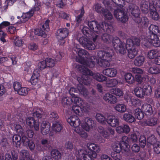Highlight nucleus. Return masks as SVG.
I'll return each mask as SVG.
<instances>
[{"instance_id": "nucleus-34", "label": "nucleus", "mask_w": 160, "mask_h": 160, "mask_svg": "<svg viewBox=\"0 0 160 160\" xmlns=\"http://www.w3.org/2000/svg\"><path fill=\"white\" fill-rule=\"evenodd\" d=\"M43 113L42 109H38L36 112L33 113L32 116L34 119L37 118L38 121H41Z\"/></svg>"}, {"instance_id": "nucleus-61", "label": "nucleus", "mask_w": 160, "mask_h": 160, "mask_svg": "<svg viewBox=\"0 0 160 160\" xmlns=\"http://www.w3.org/2000/svg\"><path fill=\"white\" fill-rule=\"evenodd\" d=\"M112 148L113 150L117 153H119L122 149L119 143H114L112 146Z\"/></svg>"}, {"instance_id": "nucleus-41", "label": "nucleus", "mask_w": 160, "mask_h": 160, "mask_svg": "<svg viewBox=\"0 0 160 160\" xmlns=\"http://www.w3.org/2000/svg\"><path fill=\"white\" fill-rule=\"evenodd\" d=\"M138 54V50L135 48L132 47L128 50V56L130 59L134 58Z\"/></svg>"}, {"instance_id": "nucleus-9", "label": "nucleus", "mask_w": 160, "mask_h": 160, "mask_svg": "<svg viewBox=\"0 0 160 160\" xmlns=\"http://www.w3.org/2000/svg\"><path fill=\"white\" fill-rule=\"evenodd\" d=\"M69 30L66 28H61L57 30L56 35L58 39H64L68 35Z\"/></svg>"}, {"instance_id": "nucleus-57", "label": "nucleus", "mask_w": 160, "mask_h": 160, "mask_svg": "<svg viewBox=\"0 0 160 160\" xmlns=\"http://www.w3.org/2000/svg\"><path fill=\"white\" fill-rule=\"evenodd\" d=\"M45 61L47 67H52L55 65V61L52 58H47L45 59Z\"/></svg>"}, {"instance_id": "nucleus-59", "label": "nucleus", "mask_w": 160, "mask_h": 160, "mask_svg": "<svg viewBox=\"0 0 160 160\" xmlns=\"http://www.w3.org/2000/svg\"><path fill=\"white\" fill-rule=\"evenodd\" d=\"M36 120L33 117H28L26 119L25 121L27 124L30 128L33 127V123Z\"/></svg>"}, {"instance_id": "nucleus-33", "label": "nucleus", "mask_w": 160, "mask_h": 160, "mask_svg": "<svg viewBox=\"0 0 160 160\" xmlns=\"http://www.w3.org/2000/svg\"><path fill=\"white\" fill-rule=\"evenodd\" d=\"M35 71L32 75L30 79V82L32 85H36L38 83L39 74L37 73L35 74Z\"/></svg>"}, {"instance_id": "nucleus-15", "label": "nucleus", "mask_w": 160, "mask_h": 160, "mask_svg": "<svg viewBox=\"0 0 160 160\" xmlns=\"http://www.w3.org/2000/svg\"><path fill=\"white\" fill-rule=\"evenodd\" d=\"M106 122L112 127H114L119 124V119L117 117L114 116H109L106 118Z\"/></svg>"}, {"instance_id": "nucleus-43", "label": "nucleus", "mask_w": 160, "mask_h": 160, "mask_svg": "<svg viewBox=\"0 0 160 160\" xmlns=\"http://www.w3.org/2000/svg\"><path fill=\"white\" fill-rule=\"evenodd\" d=\"M149 73L152 74H157L160 73V68L156 66L150 67L148 70Z\"/></svg>"}, {"instance_id": "nucleus-58", "label": "nucleus", "mask_w": 160, "mask_h": 160, "mask_svg": "<svg viewBox=\"0 0 160 160\" xmlns=\"http://www.w3.org/2000/svg\"><path fill=\"white\" fill-rule=\"evenodd\" d=\"M50 22V20H49L47 19L42 24L41 26L42 28L46 31L47 32L49 31V23Z\"/></svg>"}, {"instance_id": "nucleus-38", "label": "nucleus", "mask_w": 160, "mask_h": 160, "mask_svg": "<svg viewBox=\"0 0 160 160\" xmlns=\"http://www.w3.org/2000/svg\"><path fill=\"white\" fill-rule=\"evenodd\" d=\"M51 154L52 158L56 160L60 159L61 157V153L56 149H52L51 152Z\"/></svg>"}, {"instance_id": "nucleus-42", "label": "nucleus", "mask_w": 160, "mask_h": 160, "mask_svg": "<svg viewBox=\"0 0 160 160\" xmlns=\"http://www.w3.org/2000/svg\"><path fill=\"white\" fill-rule=\"evenodd\" d=\"M125 80L126 82L129 84L133 83L135 81V78L132 74L127 73L125 75Z\"/></svg>"}, {"instance_id": "nucleus-30", "label": "nucleus", "mask_w": 160, "mask_h": 160, "mask_svg": "<svg viewBox=\"0 0 160 160\" xmlns=\"http://www.w3.org/2000/svg\"><path fill=\"white\" fill-rule=\"evenodd\" d=\"M145 59V58L143 56L139 55L135 58L134 62V63L136 66H141L143 64Z\"/></svg>"}, {"instance_id": "nucleus-27", "label": "nucleus", "mask_w": 160, "mask_h": 160, "mask_svg": "<svg viewBox=\"0 0 160 160\" xmlns=\"http://www.w3.org/2000/svg\"><path fill=\"white\" fill-rule=\"evenodd\" d=\"M21 137L18 135L15 134L12 137V143L13 145H15L17 148L21 146Z\"/></svg>"}, {"instance_id": "nucleus-36", "label": "nucleus", "mask_w": 160, "mask_h": 160, "mask_svg": "<svg viewBox=\"0 0 160 160\" xmlns=\"http://www.w3.org/2000/svg\"><path fill=\"white\" fill-rule=\"evenodd\" d=\"M11 38L14 40V43L16 46L21 47L22 46L23 42L21 39L19 38L18 36L12 35L11 36Z\"/></svg>"}, {"instance_id": "nucleus-50", "label": "nucleus", "mask_w": 160, "mask_h": 160, "mask_svg": "<svg viewBox=\"0 0 160 160\" xmlns=\"http://www.w3.org/2000/svg\"><path fill=\"white\" fill-rule=\"evenodd\" d=\"M98 62V64L101 67H109L110 65V62L111 60H104L103 59H101Z\"/></svg>"}, {"instance_id": "nucleus-32", "label": "nucleus", "mask_w": 160, "mask_h": 160, "mask_svg": "<svg viewBox=\"0 0 160 160\" xmlns=\"http://www.w3.org/2000/svg\"><path fill=\"white\" fill-rule=\"evenodd\" d=\"M46 31L44 30L40 27V28H36L34 30V33L35 35L38 36L45 38L46 37L47 34H46Z\"/></svg>"}, {"instance_id": "nucleus-29", "label": "nucleus", "mask_w": 160, "mask_h": 160, "mask_svg": "<svg viewBox=\"0 0 160 160\" xmlns=\"http://www.w3.org/2000/svg\"><path fill=\"white\" fill-rule=\"evenodd\" d=\"M77 80L80 83V85L78 87V90H79L78 92L81 94L83 95L84 96H87L88 94V92L87 89L82 85L83 84H84L81 82L80 80H78V78Z\"/></svg>"}, {"instance_id": "nucleus-20", "label": "nucleus", "mask_w": 160, "mask_h": 160, "mask_svg": "<svg viewBox=\"0 0 160 160\" xmlns=\"http://www.w3.org/2000/svg\"><path fill=\"white\" fill-rule=\"evenodd\" d=\"M117 73V70L113 68H107L102 71V73L110 77H115Z\"/></svg>"}, {"instance_id": "nucleus-4", "label": "nucleus", "mask_w": 160, "mask_h": 160, "mask_svg": "<svg viewBox=\"0 0 160 160\" xmlns=\"http://www.w3.org/2000/svg\"><path fill=\"white\" fill-rule=\"evenodd\" d=\"M114 14L117 20L122 23H125L128 20V16L122 8L114 9Z\"/></svg>"}, {"instance_id": "nucleus-10", "label": "nucleus", "mask_w": 160, "mask_h": 160, "mask_svg": "<svg viewBox=\"0 0 160 160\" xmlns=\"http://www.w3.org/2000/svg\"><path fill=\"white\" fill-rule=\"evenodd\" d=\"M113 30V28L111 24L107 23L105 22H100V32L103 31L104 32L110 33L112 32Z\"/></svg>"}, {"instance_id": "nucleus-7", "label": "nucleus", "mask_w": 160, "mask_h": 160, "mask_svg": "<svg viewBox=\"0 0 160 160\" xmlns=\"http://www.w3.org/2000/svg\"><path fill=\"white\" fill-rule=\"evenodd\" d=\"M113 52L112 51H99L97 53L98 57L101 59L111 61Z\"/></svg>"}, {"instance_id": "nucleus-39", "label": "nucleus", "mask_w": 160, "mask_h": 160, "mask_svg": "<svg viewBox=\"0 0 160 160\" xmlns=\"http://www.w3.org/2000/svg\"><path fill=\"white\" fill-rule=\"evenodd\" d=\"M134 113L136 118L138 120L142 119L144 117L143 112L139 108H137L134 110Z\"/></svg>"}, {"instance_id": "nucleus-52", "label": "nucleus", "mask_w": 160, "mask_h": 160, "mask_svg": "<svg viewBox=\"0 0 160 160\" xmlns=\"http://www.w3.org/2000/svg\"><path fill=\"white\" fill-rule=\"evenodd\" d=\"M84 48L88 50H92L95 49V46L94 43L92 41L89 40Z\"/></svg>"}, {"instance_id": "nucleus-35", "label": "nucleus", "mask_w": 160, "mask_h": 160, "mask_svg": "<svg viewBox=\"0 0 160 160\" xmlns=\"http://www.w3.org/2000/svg\"><path fill=\"white\" fill-rule=\"evenodd\" d=\"M101 38L104 42L106 43H109L111 42L113 37L111 35L104 33L102 35Z\"/></svg>"}, {"instance_id": "nucleus-49", "label": "nucleus", "mask_w": 160, "mask_h": 160, "mask_svg": "<svg viewBox=\"0 0 160 160\" xmlns=\"http://www.w3.org/2000/svg\"><path fill=\"white\" fill-rule=\"evenodd\" d=\"M84 8L82 7L81 9V12L80 14L78 15L76 17V21L77 24H79L81 23L82 20V17L84 14Z\"/></svg>"}, {"instance_id": "nucleus-51", "label": "nucleus", "mask_w": 160, "mask_h": 160, "mask_svg": "<svg viewBox=\"0 0 160 160\" xmlns=\"http://www.w3.org/2000/svg\"><path fill=\"white\" fill-rule=\"evenodd\" d=\"M20 158L26 159L28 158L30 156L29 152L28 151L24 149H22L19 152Z\"/></svg>"}, {"instance_id": "nucleus-40", "label": "nucleus", "mask_w": 160, "mask_h": 160, "mask_svg": "<svg viewBox=\"0 0 160 160\" xmlns=\"http://www.w3.org/2000/svg\"><path fill=\"white\" fill-rule=\"evenodd\" d=\"M112 45L114 48H117L119 46H121V44L123 42L121 41L120 39L117 37H115L112 40Z\"/></svg>"}, {"instance_id": "nucleus-63", "label": "nucleus", "mask_w": 160, "mask_h": 160, "mask_svg": "<svg viewBox=\"0 0 160 160\" xmlns=\"http://www.w3.org/2000/svg\"><path fill=\"white\" fill-rule=\"evenodd\" d=\"M153 151L155 153L160 154V142H158L153 146Z\"/></svg>"}, {"instance_id": "nucleus-47", "label": "nucleus", "mask_w": 160, "mask_h": 160, "mask_svg": "<svg viewBox=\"0 0 160 160\" xmlns=\"http://www.w3.org/2000/svg\"><path fill=\"white\" fill-rule=\"evenodd\" d=\"M118 83V81L116 79H112L107 81L106 85L108 87H115Z\"/></svg>"}, {"instance_id": "nucleus-55", "label": "nucleus", "mask_w": 160, "mask_h": 160, "mask_svg": "<svg viewBox=\"0 0 160 160\" xmlns=\"http://www.w3.org/2000/svg\"><path fill=\"white\" fill-rule=\"evenodd\" d=\"M112 92L113 94L119 97L123 96V92L122 90L119 88L113 89L112 90Z\"/></svg>"}, {"instance_id": "nucleus-44", "label": "nucleus", "mask_w": 160, "mask_h": 160, "mask_svg": "<svg viewBox=\"0 0 160 160\" xmlns=\"http://www.w3.org/2000/svg\"><path fill=\"white\" fill-rule=\"evenodd\" d=\"M94 9L98 13L102 14L104 12L106 11V9H104L101 6V4L97 3L93 6Z\"/></svg>"}, {"instance_id": "nucleus-62", "label": "nucleus", "mask_w": 160, "mask_h": 160, "mask_svg": "<svg viewBox=\"0 0 160 160\" xmlns=\"http://www.w3.org/2000/svg\"><path fill=\"white\" fill-rule=\"evenodd\" d=\"M132 72L136 75H141L143 73V71L141 68L137 67L132 68Z\"/></svg>"}, {"instance_id": "nucleus-21", "label": "nucleus", "mask_w": 160, "mask_h": 160, "mask_svg": "<svg viewBox=\"0 0 160 160\" xmlns=\"http://www.w3.org/2000/svg\"><path fill=\"white\" fill-rule=\"evenodd\" d=\"M50 124L46 121L42 122L41 127V132L43 135H46L50 131Z\"/></svg>"}, {"instance_id": "nucleus-31", "label": "nucleus", "mask_w": 160, "mask_h": 160, "mask_svg": "<svg viewBox=\"0 0 160 160\" xmlns=\"http://www.w3.org/2000/svg\"><path fill=\"white\" fill-rule=\"evenodd\" d=\"M62 127L60 121H56L54 122L52 126L53 131L56 132H59L62 129Z\"/></svg>"}, {"instance_id": "nucleus-60", "label": "nucleus", "mask_w": 160, "mask_h": 160, "mask_svg": "<svg viewBox=\"0 0 160 160\" xmlns=\"http://www.w3.org/2000/svg\"><path fill=\"white\" fill-rule=\"evenodd\" d=\"M121 46H119L118 51L119 52L122 54H124L126 52L127 48L126 47L125 43L123 42L121 44Z\"/></svg>"}, {"instance_id": "nucleus-56", "label": "nucleus", "mask_w": 160, "mask_h": 160, "mask_svg": "<svg viewBox=\"0 0 160 160\" xmlns=\"http://www.w3.org/2000/svg\"><path fill=\"white\" fill-rule=\"evenodd\" d=\"M157 51L156 50L152 49L148 51V56L150 59L154 58L157 55Z\"/></svg>"}, {"instance_id": "nucleus-37", "label": "nucleus", "mask_w": 160, "mask_h": 160, "mask_svg": "<svg viewBox=\"0 0 160 160\" xmlns=\"http://www.w3.org/2000/svg\"><path fill=\"white\" fill-rule=\"evenodd\" d=\"M149 33L151 34H157L158 35L159 33L160 32L158 26L154 25L151 24L148 28Z\"/></svg>"}, {"instance_id": "nucleus-53", "label": "nucleus", "mask_w": 160, "mask_h": 160, "mask_svg": "<svg viewBox=\"0 0 160 160\" xmlns=\"http://www.w3.org/2000/svg\"><path fill=\"white\" fill-rule=\"evenodd\" d=\"M78 40L80 44L83 47H84L88 43L89 39L84 36L80 37Z\"/></svg>"}, {"instance_id": "nucleus-54", "label": "nucleus", "mask_w": 160, "mask_h": 160, "mask_svg": "<svg viewBox=\"0 0 160 160\" xmlns=\"http://www.w3.org/2000/svg\"><path fill=\"white\" fill-rule=\"evenodd\" d=\"M140 145L142 148H144L146 144V140L145 137L143 135H141L139 139Z\"/></svg>"}, {"instance_id": "nucleus-48", "label": "nucleus", "mask_w": 160, "mask_h": 160, "mask_svg": "<svg viewBox=\"0 0 160 160\" xmlns=\"http://www.w3.org/2000/svg\"><path fill=\"white\" fill-rule=\"evenodd\" d=\"M147 142L148 144L152 145L153 146L158 142L156 138L153 135H151L147 138Z\"/></svg>"}, {"instance_id": "nucleus-17", "label": "nucleus", "mask_w": 160, "mask_h": 160, "mask_svg": "<svg viewBox=\"0 0 160 160\" xmlns=\"http://www.w3.org/2000/svg\"><path fill=\"white\" fill-rule=\"evenodd\" d=\"M88 25L90 28L91 30H92L94 32L100 33V24L95 21H89L88 22Z\"/></svg>"}, {"instance_id": "nucleus-23", "label": "nucleus", "mask_w": 160, "mask_h": 160, "mask_svg": "<svg viewBox=\"0 0 160 160\" xmlns=\"http://www.w3.org/2000/svg\"><path fill=\"white\" fill-rule=\"evenodd\" d=\"M134 93L136 96L140 98H143L145 96L142 85L138 86L136 88L134 89Z\"/></svg>"}, {"instance_id": "nucleus-46", "label": "nucleus", "mask_w": 160, "mask_h": 160, "mask_svg": "<svg viewBox=\"0 0 160 160\" xmlns=\"http://www.w3.org/2000/svg\"><path fill=\"white\" fill-rule=\"evenodd\" d=\"M114 108L117 111L121 113L125 112L126 109V106L123 104H117Z\"/></svg>"}, {"instance_id": "nucleus-13", "label": "nucleus", "mask_w": 160, "mask_h": 160, "mask_svg": "<svg viewBox=\"0 0 160 160\" xmlns=\"http://www.w3.org/2000/svg\"><path fill=\"white\" fill-rule=\"evenodd\" d=\"M149 11L150 16L152 19L155 21L159 20L160 18L159 16L154 5L150 4Z\"/></svg>"}, {"instance_id": "nucleus-8", "label": "nucleus", "mask_w": 160, "mask_h": 160, "mask_svg": "<svg viewBox=\"0 0 160 160\" xmlns=\"http://www.w3.org/2000/svg\"><path fill=\"white\" fill-rule=\"evenodd\" d=\"M87 147L90 151V155L94 158H96L97 156L96 152H98L100 151L99 147L94 143H88L87 144Z\"/></svg>"}, {"instance_id": "nucleus-45", "label": "nucleus", "mask_w": 160, "mask_h": 160, "mask_svg": "<svg viewBox=\"0 0 160 160\" xmlns=\"http://www.w3.org/2000/svg\"><path fill=\"white\" fill-rule=\"evenodd\" d=\"M96 118L98 121L102 124H106V119L102 114L97 113L96 116Z\"/></svg>"}, {"instance_id": "nucleus-11", "label": "nucleus", "mask_w": 160, "mask_h": 160, "mask_svg": "<svg viewBox=\"0 0 160 160\" xmlns=\"http://www.w3.org/2000/svg\"><path fill=\"white\" fill-rule=\"evenodd\" d=\"M158 122V119L156 117L151 116L144 120L143 123L145 126L153 127L156 125Z\"/></svg>"}, {"instance_id": "nucleus-3", "label": "nucleus", "mask_w": 160, "mask_h": 160, "mask_svg": "<svg viewBox=\"0 0 160 160\" xmlns=\"http://www.w3.org/2000/svg\"><path fill=\"white\" fill-rule=\"evenodd\" d=\"M35 1V5L34 7L32 8L29 11L26 13H23L22 17L23 20L21 21L22 22H25L33 16L34 12L39 11L40 8L41 6V3L38 0Z\"/></svg>"}, {"instance_id": "nucleus-6", "label": "nucleus", "mask_w": 160, "mask_h": 160, "mask_svg": "<svg viewBox=\"0 0 160 160\" xmlns=\"http://www.w3.org/2000/svg\"><path fill=\"white\" fill-rule=\"evenodd\" d=\"M149 43L155 47L160 46V32L158 35L149 33L146 39Z\"/></svg>"}, {"instance_id": "nucleus-1", "label": "nucleus", "mask_w": 160, "mask_h": 160, "mask_svg": "<svg viewBox=\"0 0 160 160\" xmlns=\"http://www.w3.org/2000/svg\"><path fill=\"white\" fill-rule=\"evenodd\" d=\"M81 68L80 71L82 72V75L81 78H78V80L85 85H88L90 83L91 79L90 76H92L94 79L99 82H103L107 80V78L102 74L99 73H93L91 70L83 66H81Z\"/></svg>"}, {"instance_id": "nucleus-19", "label": "nucleus", "mask_w": 160, "mask_h": 160, "mask_svg": "<svg viewBox=\"0 0 160 160\" xmlns=\"http://www.w3.org/2000/svg\"><path fill=\"white\" fill-rule=\"evenodd\" d=\"M103 99L107 102L110 104H114L117 102V98L115 96L107 93L104 96Z\"/></svg>"}, {"instance_id": "nucleus-14", "label": "nucleus", "mask_w": 160, "mask_h": 160, "mask_svg": "<svg viewBox=\"0 0 160 160\" xmlns=\"http://www.w3.org/2000/svg\"><path fill=\"white\" fill-rule=\"evenodd\" d=\"M94 121L90 118L87 117L85 118L84 122L82 124V128L87 131H89L92 127V124Z\"/></svg>"}, {"instance_id": "nucleus-5", "label": "nucleus", "mask_w": 160, "mask_h": 160, "mask_svg": "<svg viewBox=\"0 0 160 160\" xmlns=\"http://www.w3.org/2000/svg\"><path fill=\"white\" fill-rule=\"evenodd\" d=\"M97 61L96 57L95 56H90L89 58L88 59H84L81 61L82 63V65H77L78 68L80 69H81V66H83L84 67L88 68V67L92 68L94 67L96 62Z\"/></svg>"}, {"instance_id": "nucleus-22", "label": "nucleus", "mask_w": 160, "mask_h": 160, "mask_svg": "<svg viewBox=\"0 0 160 160\" xmlns=\"http://www.w3.org/2000/svg\"><path fill=\"white\" fill-rule=\"evenodd\" d=\"M142 109L147 115H150L153 112L152 106L150 104L147 103L143 104L142 106Z\"/></svg>"}, {"instance_id": "nucleus-12", "label": "nucleus", "mask_w": 160, "mask_h": 160, "mask_svg": "<svg viewBox=\"0 0 160 160\" xmlns=\"http://www.w3.org/2000/svg\"><path fill=\"white\" fill-rule=\"evenodd\" d=\"M77 52H78V54L80 57V59L78 60V62H80L82 65V63L81 61L84 59H88L90 57V55L88 52L86 50L80 48H78L76 51Z\"/></svg>"}, {"instance_id": "nucleus-24", "label": "nucleus", "mask_w": 160, "mask_h": 160, "mask_svg": "<svg viewBox=\"0 0 160 160\" xmlns=\"http://www.w3.org/2000/svg\"><path fill=\"white\" fill-rule=\"evenodd\" d=\"M11 60L12 61V63L13 65H15L17 63L18 59L17 57L14 55H12L9 57L8 58L7 57H2L0 58V63H2L7 61Z\"/></svg>"}, {"instance_id": "nucleus-26", "label": "nucleus", "mask_w": 160, "mask_h": 160, "mask_svg": "<svg viewBox=\"0 0 160 160\" xmlns=\"http://www.w3.org/2000/svg\"><path fill=\"white\" fill-rule=\"evenodd\" d=\"M140 8L143 13H148L149 11L148 1L145 0H142L140 3Z\"/></svg>"}, {"instance_id": "nucleus-64", "label": "nucleus", "mask_w": 160, "mask_h": 160, "mask_svg": "<svg viewBox=\"0 0 160 160\" xmlns=\"http://www.w3.org/2000/svg\"><path fill=\"white\" fill-rule=\"evenodd\" d=\"M17 92L20 95L25 96L28 93L27 88L26 87H21Z\"/></svg>"}, {"instance_id": "nucleus-16", "label": "nucleus", "mask_w": 160, "mask_h": 160, "mask_svg": "<svg viewBox=\"0 0 160 160\" xmlns=\"http://www.w3.org/2000/svg\"><path fill=\"white\" fill-rule=\"evenodd\" d=\"M67 121L71 126L74 127L78 126L80 124V121L76 116H70L67 119Z\"/></svg>"}, {"instance_id": "nucleus-18", "label": "nucleus", "mask_w": 160, "mask_h": 160, "mask_svg": "<svg viewBox=\"0 0 160 160\" xmlns=\"http://www.w3.org/2000/svg\"><path fill=\"white\" fill-rule=\"evenodd\" d=\"M116 130L117 132L119 133H128L130 132V128L127 124H123L117 127Z\"/></svg>"}, {"instance_id": "nucleus-2", "label": "nucleus", "mask_w": 160, "mask_h": 160, "mask_svg": "<svg viewBox=\"0 0 160 160\" xmlns=\"http://www.w3.org/2000/svg\"><path fill=\"white\" fill-rule=\"evenodd\" d=\"M127 12H130L134 18L133 19L135 22L138 24L140 28L146 27L148 26V21L146 16L139 17L140 13L138 7L135 5L129 4L127 8Z\"/></svg>"}, {"instance_id": "nucleus-25", "label": "nucleus", "mask_w": 160, "mask_h": 160, "mask_svg": "<svg viewBox=\"0 0 160 160\" xmlns=\"http://www.w3.org/2000/svg\"><path fill=\"white\" fill-rule=\"evenodd\" d=\"M122 119L127 122L130 123L134 122L136 121L134 117L129 112L125 113L123 115Z\"/></svg>"}, {"instance_id": "nucleus-28", "label": "nucleus", "mask_w": 160, "mask_h": 160, "mask_svg": "<svg viewBox=\"0 0 160 160\" xmlns=\"http://www.w3.org/2000/svg\"><path fill=\"white\" fill-rule=\"evenodd\" d=\"M142 86L145 96H149L151 94L152 90V88L151 86L145 83L143 84Z\"/></svg>"}]
</instances>
